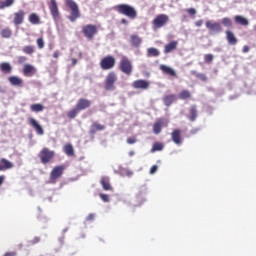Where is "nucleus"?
Listing matches in <instances>:
<instances>
[{
  "instance_id": "obj_9",
  "label": "nucleus",
  "mask_w": 256,
  "mask_h": 256,
  "mask_svg": "<svg viewBox=\"0 0 256 256\" xmlns=\"http://www.w3.org/2000/svg\"><path fill=\"white\" fill-rule=\"evenodd\" d=\"M119 70L124 73V75H131L133 73V64L131 63V60L127 58L126 56L122 57L119 63Z\"/></svg>"
},
{
  "instance_id": "obj_15",
  "label": "nucleus",
  "mask_w": 256,
  "mask_h": 256,
  "mask_svg": "<svg viewBox=\"0 0 256 256\" xmlns=\"http://www.w3.org/2000/svg\"><path fill=\"white\" fill-rule=\"evenodd\" d=\"M29 125L30 127H33V129H35L37 135H44L45 131L43 130V127H41V125L39 124V122H37V120H35V118H30L29 119Z\"/></svg>"
},
{
  "instance_id": "obj_35",
  "label": "nucleus",
  "mask_w": 256,
  "mask_h": 256,
  "mask_svg": "<svg viewBox=\"0 0 256 256\" xmlns=\"http://www.w3.org/2000/svg\"><path fill=\"white\" fill-rule=\"evenodd\" d=\"M161 55V52L157 48H148L147 49V57H159Z\"/></svg>"
},
{
  "instance_id": "obj_10",
  "label": "nucleus",
  "mask_w": 256,
  "mask_h": 256,
  "mask_svg": "<svg viewBox=\"0 0 256 256\" xmlns=\"http://www.w3.org/2000/svg\"><path fill=\"white\" fill-rule=\"evenodd\" d=\"M50 14L52 15V19L54 21H59L61 19V14L59 13V6L57 5V0H50L48 4Z\"/></svg>"
},
{
  "instance_id": "obj_31",
  "label": "nucleus",
  "mask_w": 256,
  "mask_h": 256,
  "mask_svg": "<svg viewBox=\"0 0 256 256\" xmlns=\"http://www.w3.org/2000/svg\"><path fill=\"white\" fill-rule=\"evenodd\" d=\"M0 36H1L3 39H11V37L13 36V31H12L11 28H9V27L3 28V29L0 31Z\"/></svg>"
},
{
  "instance_id": "obj_23",
  "label": "nucleus",
  "mask_w": 256,
  "mask_h": 256,
  "mask_svg": "<svg viewBox=\"0 0 256 256\" xmlns=\"http://www.w3.org/2000/svg\"><path fill=\"white\" fill-rule=\"evenodd\" d=\"M0 71L4 73L5 75H9L13 71V67L8 62H2L0 63Z\"/></svg>"
},
{
  "instance_id": "obj_25",
  "label": "nucleus",
  "mask_w": 256,
  "mask_h": 256,
  "mask_svg": "<svg viewBox=\"0 0 256 256\" xmlns=\"http://www.w3.org/2000/svg\"><path fill=\"white\" fill-rule=\"evenodd\" d=\"M234 23H236V25H242L243 27H247L249 25V20L241 15H236L234 16Z\"/></svg>"
},
{
  "instance_id": "obj_44",
  "label": "nucleus",
  "mask_w": 256,
  "mask_h": 256,
  "mask_svg": "<svg viewBox=\"0 0 256 256\" xmlns=\"http://www.w3.org/2000/svg\"><path fill=\"white\" fill-rule=\"evenodd\" d=\"M213 54H206L204 55V62L205 63H213Z\"/></svg>"
},
{
  "instance_id": "obj_55",
  "label": "nucleus",
  "mask_w": 256,
  "mask_h": 256,
  "mask_svg": "<svg viewBox=\"0 0 256 256\" xmlns=\"http://www.w3.org/2000/svg\"><path fill=\"white\" fill-rule=\"evenodd\" d=\"M120 23H121L122 25H128V24H129V21H127V19H125V18H122V19L120 20Z\"/></svg>"
},
{
  "instance_id": "obj_14",
  "label": "nucleus",
  "mask_w": 256,
  "mask_h": 256,
  "mask_svg": "<svg viewBox=\"0 0 256 256\" xmlns=\"http://www.w3.org/2000/svg\"><path fill=\"white\" fill-rule=\"evenodd\" d=\"M89 107H91V100L85 98H80L76 103V108L79 111H85V109H89Z\"/></svg>"
},
{
  "instance_id": "obj_54",
  "label": "nucleus",
  "mask_w": 256,
  "mask_h": 256,
  "mask_svg": "<svg viewBox=\"0 0 256 256\" xmlns=\"http://www.w3.org/2000/svg\"><path fill=\"white\" fill-rule=\"evenodd\" d=\"M3 256H17V252H6Z\"/></svg>"
},
{
  "instance_id": "obj_46",
  "label": "nucleus",
  "mask_w": 256,
  "mask_h": 256,
  "mask_svg": "<svg viewBox=\"0 0 256 256\" xmlns=\"http://www.w3.org/2000/svg\"><path fill=\"white\" fill-rule=\"evenodd\" d=\"M100 199H102L104 203H109V195L107 194H100Z\"/></svg>"
},
{
  "instance_id": "obj_5",
  "label": "nucleus",
  "mask_w": 256,
  "mask_h": 256,
  "mask_svg": "<svg viewBox=\"0 0 256 256\" xmlns=\"http://www.w3.org/2000/svg\"><path fill=\"white\" fill-rule=\"evenodd\" d=\"M98 32H99V28H97V25L87 24L82 27V33L84 37L88 39V41H93V39L95 38V35H97Z\"/></svg>"
},
{
  "instance_id": "obj_50",
  "label": "nucleus",
  "mask_w": 256,
  "mask_h": 256,
  "mask_svg": "<svg viewBox=\"0 0 256 256\" xmlns=\"http://www.w3.org/2000/svg\"><path fill=\"white\" fill-rule=\"evenodd\" d=\"M25 61H27V57L25 56L18 57V63H25Z\"/></svg>"
},
{
  "instance_id": "obj_33",
  "label": "nucleus",
  "mask_w": 256,
  "mask_h": 256,
  "mask_svg": "<svg viewBox=\"0 0 256 256\" xmlns=\"http://www.w3.org/2000/svg\"><path fill=\"white\" fill-rule=\"evenodd\" d=\"M165 144L163 142H154L151 148V153H157V151H163Z\"/></svg>"
},
{
  "instance_id": "obj_57",
  "label": "nucleus",
  "mask_w": 256,
  "mask_h": 256,
  "mask_svg": "<svg viewBox=\"0 0 256 256\" xmlns=\"http://www.w3.org/2000/svg\"><path fill=\"white\" fill-rule=\"evenodd\" d=\"M3 183H5V176L1 175L0 176V187H1V185H3Z\"/></svg>"
},
{
  "instance_id": "obj_40",
  "label": "nucleus",
  "mask_w": 256,
  "mask_h": 256,
  "mask_svg": "<svg viewBox=\"0 0 256 256\" xmlns=\"http://www.w3.org/2000/svg\"><path fill=\"white\" fill-rule=\"evenodd\" d=\"M179 99L185 100V99H191V92L189 90H182L178 94Z\"/></svg>"
},
{
  "instance_id": "obj_18",
  "label": "nucleus",
  "mask_w": 256,
  "mask_h": 256,
  "mask_svg": "<svg viewBox=\"0 0 256 256\" xmlns=\"http://www.w3.org/2000/svg\"><path fill=\"white\" fill-rule=\"evenodd\" d=\"M179 43L175 40L169 42L168 44H166L164 46V53L165 55L169 54V53H173V51H175L177 49V45Z\"/></svg>"
},
{
  "instance_id": "obj_16",
  "label": "nucleus",
  "mask_w": 256,
  "mask_h": 256,
  "mask_svg": "<svg viewBox=\"0 0 256 256\" xmlns=\"http://www.w3.org/2000/svg\"><path fill=\"white\" fill-rule=\"evenodd\" d=\"M36 69L33 65L31 64H25L22 70V73L25 77H33L36 73Z\"/></svg>"
},
{
  "instance_id": "obj_4",
  "label": "nucleus",
  "mask_w": 256,
  "mask_h": 256,
  "mask_svg": "<svg viewBox=\"0 0 256 256\" xmlns=\"http://www.w3.org/2000/svg\"><path fill=\"white\" fill-rule=\"evenodd\" d=\"M117 73L109 72L104 80L105 91H115L117 89Z\"/></svg>"
},
{
  "instance_id": "obj_36",
  "label": "nucleus",
  "mask_w": 256,
  "mask_h": 256,
  "mask_svg": "<svg viewBox=\"0 0 256 256\" xmlns=\"http://www.w3.org/2000/svg\"><path fill=\"white\" fill-rule=\"evenodd\" d=\"M43 109H45V107L42 104H32L30 106V111H32V113H41Z\"/></svg>"
},
{
  "instance_id": "obj_32",
  "label": "nucleus",
  "mask_w": 256,
  "mask_h": 256,
  "mask_svg": "<svg viewBox=\"0 0 256 256\" xmlns=\"http://www.w3.org/2000/svg\"><path fill=\"white\" fill-rule=\"evenodd\" d=\"M28 21L32 25H39L41 23V18H39V15H37V13H32L29 15Z\"/></svg>"
},
{
  "instance_id": "obj_60",
  "label": "nucleus",
  "mask_w": 256,
  "mask_h": 256,
  "mask_svg": "<svg viewBox=\"0 0 256 256\" xmlns=\"http://www.w3.org/2000/svg\"><path fill=\"white\" fill-rule=\"evenodd\" d=\"M0 93H5V90L1 86H0Z\"/></svg>"
},
{
  "instance_id": "obj_63",
  "label": "nucleus",
  "mask_w": 256,
  "mask_h": 256,
  "mask_svg": "<svg viewBox=\"0 0 256 256\" xmlns=\"http://www.w3.org/2000/svg\"><path fill=\"white\" fill-rule=\"evenodd\" d=\"M51 64L52 65H57V61H52Z\"/></svg>"
},
{
  "instance_id": "obj_27",
  "label": "nucleus",
  "mask_w": 256,
  "mask_h": 256,
  "mask_svg": "<svg viewBox=\"0 0 256 256\" xmlns=\"http://www.w3.org/2000/svg\"><path fill=\"white\" fill-rule=\"evenodd\" d=\"M225 33L229 45H237V37H235V34L231 32V30H226Z\"/></svg>"
},
{
  "instance_id": "obj_20",
  "label": "nucleus",
  "mask_w": 256,
  "mask_h": 256,
  "mask_svg": "<svg viewBox=\"0 0 256 256\" xmlns=\"http://www.w3.org/2000/svg\"><path fill=\"white\" fill-rule=\"evenodd\" d=\"M143 40L137 34H132L130 36V44L132 47H141Z\"/></svg>"
},
{
  "instance_id": "obj_41",
  "label": "nucleus",
  "mask_w": 256,
  "mask_h": 256,
  "mask_svg": "<svg viewBox=\"0 0 256 256\" xmlns=\"http://www.w3.org/2000/svg\"><path fill=\"white\" fill-rule=\"evenodd\" d=\"M77 115H79V110L77 109V107H75L72 110H69L67 112L68 119H75V117H77Z\"/></svg>"
},
{
  "instance_id": "obj_48",
  "label": "nucleus",
  "mask_w": 256,
  "mask_h": 256,
  "mask_svg": "<svg viewBox=\"0 0 256 256\" xmlns=\"http://www.w3.org/2000/svg\"><path fill=\"white\" fill-rule=\"evenodd\" d=\"M126 143H128V145H134V143H137V139L136 138H127Z\"/></svg>"
},
{
  "instance_id": "obj_49",
  "label": "nucleus",
  "mask_w": 256,
  "mask_h": 256,
  "mask_svg": "<svg viewBox=\"0 0 256 256\" xmlns=\"http://www.w3.org/2000/svg\"><path fill=\"white\" fill-rule=\"evenodd\" d=\"M52 57L53 59H59V57H61V52H59V50L54 51Z\"/></svg>"
},
{
  "instance_id": "obj_3",
  "label": "nucleus",
  "mask_w": 256,
  "mask_h": 256,
  "mask_svg": "<svg viewBox=\"0 0 256 256\" xmlns=\"http://www.w3.org/2000/svg\"><path fill=\"white\" fill-rule=\"evenodd\" d=\"M38 158L40 159V163H42V165H47V164L51 163V161H53V159H55V151H53L47 147H44L38 153Z\"/></svg>"
},
{
  "instance_id": "obj_19",
  "label": "nucleus",
  "mask_w": 256,
  "mask_h": 256,
  "mask_svg": "<svg viewBox=\"0 0 256 256\" xmlns=\"http://www.w3.org/2000/svg\"><path fill=\"white\" fill-rule=\"evenodd\" d=\"M160 71H162V73H164L165 75H169L170 77H177V72H175L173 68L167 65H160Z\"/></svg>"
},
{
  "instance_id": "obj_22",
  "label": "nucleus",
  "mask_w": 256,
  "mask_h": 256,
  "mask_svg": "<svg viewBox=\"0 0 256 256\" xmlns=\"http://www.w3.org/2000/svg\"><path fill=\"white\" fill-rule=\"evenodd\" d=\"M10 85L13 87H22L23 86V79L19 78L18 76H10L8 78Z\"/></svg>"
},
{
  "instance_id": "obj_12",
  "label": "nucleus",
  "mask_w": 256,
  "mask_h": 256,
  "mask_svg": "<svg viewBox=\"0 0 256 256\" xmlns=\"http://www.w3.org/2000/svg\"><path fill=\"white\" fill-rule=\"evenodd\" d=\"M205 25L207 29L213 33H221V31H223V28L219 22H212L211 20H208L205 22Z\"/></svg>"
},
{
  "instance_id": "obj_7",
  "label": "nucleus",
  "mask_w": 256,
  "mask_h": 256,
  "mask_svg": "<svg viewBox=\"0 0 256 256\" xmlns=\"http://www.w3.org/2000/svg\"><path fill=\"white\" fill-rule=\"evenodd\" d=\"M65 173V165H58L55 166L51 172H50V178L49 181L50 183H57L61 177H63V174Z\"/></svg>"
},
{
  "instance_id": "obj_39",
  "label": "nucleus",
  "mask_w": 256,
  "mask_h": 256,
  "mask_svg": "<svg viewBox=\"0 0 256 256\" xmlns=\"http://www.w3.org/2000/svg\"><path fill=\"white\" fill-rule=\"evenodd\" d=\"M22 52L25 53V55H33V53H35V46H24Z\"/></svg>"
},
{
  "instance_id": "obj_61",
  "label": "nucleus",
  "mask_w": 256,
  "mask_h": 256,
  "mask_svg": "<svg viewBox=\"0 0 256 256\" xmlns=\"http://www.w3.org/2000/svg\"><path fill=\"white\" fill-rule=\"evenodd\" d=\"M137 199H138V201H139V200L143 199V196L138 195V196H137Z\"/></svg>"
},
{
  "instance_id": "obj_43",
  "label": "nucleus",
  "mask_w": 256,
  "mask_h": 256,
  "mask_svg": "<svg viewBox=\"0 0 256 256\" xmlns=\"http://www.w3.org/2000/svg\"><path fill=\"white\" fill-rule=\"evenodd\" d=\"M36 44L38 49H44L45 48V40L43 39V37H40L36 40Z\"/></svg>"
},
{
  "instance_id": "obj_17",
  "label": "nucleus",
  "mask_w": 256,
  "mask_h": 256,
  "mask_svg": "<svg viewBox=\"0 0 256 256\" xmlns=\"http://www.w3.org/2000/svg\"><path fill=\"white\" fill-rule=\"evenodd\" d=\"M162 101L166 107H171L177 101V96L175 94H168L163 97Z\"/></svg>"
},
{
  "instance_id": "obj_8",
  "label": "nucleus",
  "mask_w": 256,
  "mask_h": 256,
  "mask_svg": "<svg viewBox=\"0 0 256 256\" xmlns=\"http://www.w3.org/2000/svg\"><path fill=\"white\" fill-rule=\"evenodd\" d=\"M169 23V16L167 14H159L152 20V28L154 30L161 29Z\"/></svg>"
},
{
  "instance_id": "obj_62",
  "label": "nucleus",
  "mask_w": 256,
  "mask_h": 256,
  "mask_svg": "<svg viewBox=\"0 0 256 256\" xmlns=\"http://www.w3.org/2000/svg\"><path fill=\"white\" fill-rule=\"evenodd\" d=\"M129 155L130 157H133L135 155V152H130Z\"/></svg>"
},
{
  "instance_id": "obj_47",
  "label": "nucleus",
  "mask_w": 256,
  "mask_h": 256,
  "mask_svg": "<svg viewBox=\"0 0 256 256\" xmlns=\"http://www.w3.org/2000/svg\"><path fill=\"white\" fill-rule=\"evenodd\" d=\"M157 169H159V167L157 165H153L150 168V175H155V173H157Z\"/></svg>"
},
{
  "instance_id": "obj_59",
  "label": "nucleus",
  "mask_w": 256,
  "mask_h": 256,
  "mask_svg": "<svg viewBox=\"0 0 256 256\" xmlns=\"http://www.w3.org/2000/svg\"><path fill=\"white\" fill-rule=\"evenodd\" d=\"M78 57H79V59H83V52H79Z\"/></svg>"
},
{
  "instance_id": "obj_13",
  "label": "nucleus",
  "mask_w": 256,
  "mask_h": 256,
  "mask_svg": "<svg viewBox=\"0 0 256 256\" xmlns=\"http://www.w3.org/2000/svg\"><path fill=\"white\" fill-rule=\"evenodd\" d=\"M150 83L147 80L139 79L132 83L133 89H142V91H145L149 89Z\"/></svg>"
},
{
  "instance_id": "obj_11",
  "label": "nucleus",
  "mask_w": 256,
  "mask_h": 256,
  "mask_svg": "<svg viewBox=\"0 0 256 256\" xmlns=\"http://www.w3.org/2000/svg\"><path fill=\"white\" fill-rule=\"evenodd\" d=\"M25 12L23 10H18L14 13L13 17V23L15 27H19V25H23V22L25 21Z\"/></svg>"
},
{
  "instance_id": "obj_58",
  "label": "nucleus",
  "mask_w": 256,
  "mask_h": 256,
  "mask_svg": "<svg viewBox=\"0 0 256 256\" xmlns=\"http://www.w3.org/2000/svg\"><path fill=\"white\" fill-rule=\"evenodd\" d=\"M71 62H72V67H75V65H77V59L76 58H72Z\"/></svg>"
},
{
  "instance_id": "obj_52",
  "label": "nucleus",
  "mask_w": 256,
  "mask_h": 256,
  "mask_svg": "<svg viewBox=\"0 0 256 256\" xmlns=\"http://www.w3.org/2000/svg\"><path fill=\"white\" fill-rule=\"evenodd\" d=\"M203 23H204L203 20H198V21H196V22L194 23V25H195L196 27H202V26H203Z\"/></svg>"
},
{
  "instance_id": "obj_42",
  "label": "nucleus",
  "mask_w": 256,
  "mask_h": 256,
  "mask_svg": "<svg viewBox=\"0 0 256 256\" xmlns=\"http://www.w3.org/2000/svg\"><path fill=\"white\" fill-rule=\"evenodd\" d=\"M192 75H195L197 79L200 81H207V76L203 73H196L195 71H192Z\"/></svg>"
},
{
  "instance_id": "obj_29",
  "label": "nucleus",
  "mask_w": 256,
  "mask_h": 256,
  "mask_svg": "<svg viewBox=\"0 0 256 256\" xmlns=\"http://www.w3.org/2000/svg\"><path fill=\"white\" fill-rule=\"evenodd\" d=\"M163 119H158L153 125V133L159 135L163 129Z\"/></svg>"
},
{
  "instance_id": "obj_37",
  "label": "nucleus",
  "mask_w": 256,
  "mask_h": 256,
  "mask_svg": "<svg viewBox=\"0 0 256 256\" xmlns=\"http://www.w3.org/2000/svg\"><path fill=\"white\" fill-rule=\"evenodd\" d=\"M64 152L68 155V157H73L75 155V149H73V145L66 144L64 146Z\"/></svg>"
},
{
  "instance_id": "obj_53",
  "label": "nucleus",
  "mask_w": 256,
  "mask_h": 256,
  "mask_svg": "<svg viewBox=\"0 0 256 256\" xmlns=\"http://www.w3.org/2000/svg\"><path fill=\"white\" fill-rule=\"evenodd\" d=\"M191 135H197V133H199V128H193L191 131H190Z\"/></svg>"
},
{
  "instance_id": "obj_30",
  "label": "nucleus",
  "mask_w": 256,
  "mask_h": 256,
  "mask_svg": "<svg viewBox=\"0 0 256 256\" xmlns=\"http://www.w3.org/2000/svg\"><path fill=\"white\" fill-rule=\"evenodd\" d=\"M13 5H15V0H0V11L13 7Z\"/></svg>"
},
{
  "instance_id": "obj_34",
  "label": "nucleus",
  "mask_w": 256,
  "mask_h": 256,
  "mask_svg": "<svg viewBox=\"0 0 256 256\" xmlns=\"http://www.w3.org/2000/svg\"><path fill=\"white\" fill-rule=\"evenodd\" d=\"M105 129L104 125L99 123H93L90 129V134L95 135L96 131H103Z\"/></svg>"
},
{
  "instance_id": "obj_51",
  "label": "nucleus",
  "mask_w": 256,
  "mask_h": 256,
  "mask_svg": "<svg viewBox=\"0 0 256 256\" xmlns=\"http://www.w3.org/2000/svg\"><path fill=\"white\" fill-rule=\"evenodd\" d=\"M95 220V214H89L86 218V221H94Z\"/></svg>"
},
{
  "instance_id": "obj_2",
  "label": "nucleus",
  "mask_w": 256,
  "mask_h": 256,
  "mask_svg": "<svg viewBox=\"0 0 256 256\" xmlns=\"http://www.w3.org/2000/svg\"><path fill=\"white\" fill-rule=\"evenodd\" d=\"M66 6L70 8V16L68 17L71 23H75L79 17H81V12L79 11V5L74 0H66Z\"/></svg>"
},
{
  "instance_id": "obj_21",
  "label": "nucleus",
  "mask_w": 256,
  "mask_h": 256,
  "mask_svg": "<svg viewBox=\"0 0 256 256\" xmlns=\"http://www.w3.org/2000/svg\"><path fill=\"white\" fill-rule=\"evenodd\" d=\"M171 139L176 145H181V130L174 129L171 133Z\"/></svg>"
},
{
  "instance_id": "obj_38",
  "label": "nucleus",
  "mask_w": 256,
  "mask_h": 256,
  "mask_svg": "<svg viewBox=\"0 0 256 256\" xmlns=\"http://www.w3.org/2000/svg\"><path fill=\"white\" fill-rule=\"evenodd\" d=\"M221 23L224 27H228V29H231V27H233V20H231V18L229 17L222 18Z\"/></svg>"
},
{
  "instance_id": "obj_28",
  "label": "nucleus",
  "mask_w": 256,
  "mask_h": 256,
  "mask_svg": "<svg viewBox=\"0 0 256 256\" xmlns=\"http://www.w3.org/2000/svg\"><path fill=\"white\" fill-rule=\"evenodd\" d=\"M0 171H5L7 169H13V163L10 162L9 160L2 158L0 160Z\"/></svg>"
},
{
  "instance_id": "obj_26",
  "label": "nucleus",
  "mask_w": 256,
  "mask_h": 256,
  "mask_svg": "<svg viewBox=\"0 0 256 256\" xmlns=\"http://www.w3.org/2000/svg\"><path fill=\"white\" fill-rule=\"evenodd\" d=\"M100 185H102L104 191H111L113 189V187H111L110 179L107 176L101 178Z\"/></svg>"
},
{
  "instance_id": "obj_6",
  "label": "nucleus",
  "mask_w": 256,
  "mask_h": 256,
  "mask_svg": "<svg viewBox=\"0 0 256 256\" xmlns=\"http://www.w3.org/2000/svg\"><path fill=\"white\" fill-rule=\"evenodd\" d=\"M115 63H117L115 56L107 55L100 60L99 65L102 71H110L115 67Z\"/></svg>"
},
{
  "instance_id": "obj_24",
  "label": "nucleus",
  "mask_w": 256,
  "mask_h": 256,
  "mask_svg": "<svg viewBox=\"0 0 256 256\" xmlns=\"http://www.w3.org/2000/svg\"><path fill=\"white\" fill-rule=\"evenodd\" d=\"M189 113L190 114L187 116V119H189L191 122L196 121L198 115L197 105L190 106Z\"/></svg>"
},
{
  "instance_id": "obj_45",
  "label": "nucleus",
  "mask_w": 256,
  "mask_h": 256,
  "mask_svg": "<svg viewBox=\"0 0 256 256\" xmlns=\"http://www.w3.org/2000/svg\"><path fill=\"white\" fill-rule=\"evenodd\" d=\"M186 12L188 13V15H191L192 17L197 15V10H195V8H188L186 9Z\"/></svg>"
},
{
  "instance_id": "obj_1",
  "label": "nucleus",
  "mask_w": 256,
  "mask_h": 256,
  "mask_svg": "<svg viewBox=\"0 0 256 256\" xmlns=\"http://www.w3.org/2000/svg\"><path fill=\"white\" fill-rule=\"evenodd\" d=\"M114 11L120 15H125L128 19H137V10L129 4H118L114 6Z\"/></svg>"
},
{
  "instance_id": "obj_56",
  "label": "nucleus",
  "mask_w": 256,
  "mask_h": 256,
  "mask_svg": "<svg viewBox=\"0 0 256 256\" xmlns=\"http://www.w3.org/2000/svg\"><path fill=\"white\" fill-rule=\"evenodd\" d=\"M243 53H249V46L245 45L242 49Z\"/></svg>"
}]
</instances>
